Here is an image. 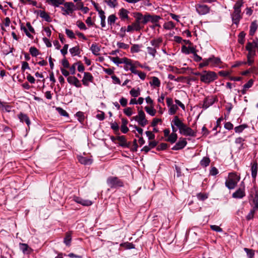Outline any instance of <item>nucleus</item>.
I'll return each mask as SVG.
<instances>
[{
    "label": "nucleus",
    "mask_w": 258,
    "mask_h": 258,
    "mask_svg": "<svg viewBox=\"0 0 258 258\" xmlns=\"http://www.w3.org/2000/svg\"><path fill=\"white\" fill-rule=\"evenodd\" d=\"M243 2L238 1L233 6V11L231 13V18L232 24L238 26L240 20L242 18V13H241V8L243 5Z\"/></svg>",
    "instance_id": "1"
},
{
    "label": "nucleus",
    "mask_w": 258,
    "mask_h": 258,
    "mask_svg": "<svg viewBox=\"0 0 258 258\" xmlns=\"http://www.w3.org/2000/svg\"><path fill=\"white\" fill-rule=\"evenodd\" d=\"M197 75L200 76L201 81L206 84H209L214 81L217 77L215 73L211 71H205Z\"/></svg>",
    "instance_id": "2"
},
{
    "label": "nucleus",
    "mask_w": 258,
    "mask_h": 258,
    "mask_svg": "<svg viewBox=\"0 0 258 258\" xmlns=\"http://www.w3.org/2000/svg\"><path fill=\"white\" fill-rule=\"evenodd\" d=\"M240 180V177L235 173L229 174L228 178L226 180L225 185L229 189H234Z\"/></svg>",
    "instance_id": "3"
},
{
    "label": "nucleus",
    "mask_w": 258,
    "mask_h": 258,
    "mask_svg": "<svg viewBox=\"0 0 258 258\" xmlns=\"http://www.w3.org/2000/svg\"><path fill=\"white\" fill-rule=\"evenodd\" d=\"M133 119L138 121L142 126H145L148 124V120L145 118V114L143 110H139L138 114L133 117Z\"/></svg>",
    "instance_id": "4"
},
{
    "label": "nucleus",
    "mask_w": 258,
    "mask_h": 258,
    "mask_svg": "<svg viewBox=\"0 0 258 258\" xmlns=\"http://www.w3.org/2000/svg\"><path fill=\"white\" fill-rule=\"evenodd\" d=\"M107 183L111 188H116L123 185L122 182L117 177L113 176L107 178Z\"/></svg>",
    "instance_id": "5"
},
{
    "label": "nucleus",
    "mask_w": 258,
    "mask_h": 258,
    "mask_svg": "<svg viewBox=\"0 0 258 258\" xmlns=\"http://www.w3.org/2000/svg\"><path fill=\"white\" fill-rule=\"evenodd\" d=\"M63 4L64 6V8L62 7L60 8L61 10L63 12L62 13V14L63 15H69L74 11L75 5L73 3L67 2L64 3Z\"/></svg>",
    "instance_id": "6"
},
{
    "label": "nucleus",
    "mask_w": 258,
    "mask_h": 258,
    "mask_svg": "<svg viewBox=\"0 0 258 258\" xmlns=\"http://www.w3.org/2000/svg\"><path fill=\"white\" fill-rule=\"evenodd\" d=\"M179 133L180 134H182L185 136L195 137L196 136V133L190 127H188L184 123L182 126L181 128H180Z\"/></svg>",
    "instance_id": "7"
},
{
    "label": "nucleus",
    "mask_w": 258,
    "mask_h": 258,
    "mask_svg": "<svg viewBox=\"0 0 258 258\" xmlns=\"http://www.w3.org/2000/svg\"><path fill=\"white\" fill-rule=\"evenodd\" d=\"M195 8L197 13L201 15L207 14L210 11V8L207 5L204 4H197L195 6Z\"/></svg>",
    "instance_id": "8"
},
{
    "label": "nucleus",
    "mask_w": 258,
    "mask_h": 258,
    "mask_svg": "<svg viewBox=\"0 0 258 258\" xmlns=\"http://www.w3.org/2000/svg\"><path fill=\"white\" fill-rule=\"evenodd\" d=\"M94 77L92 74L88 72L84 73V77L82 80L83 84L85 86H89L90 83L93 82Z\"/></svg>",
    "instance_id": "9"
},
{
    "label": "nucleus",
    "mask_w": 258,
    "mask_h": 258,
    "mask_svg": "<svg viewBox=\"0 0 258 258\" xmlns=\"http://www.w3.org/2000/svg\"><path fill=\"white\" fill-rule=\"evenodd\" d=\"M73 200L75 202L80 204L84 206H89L92 204V202L91 201L89 200L82 199V198L77 196H74L73 197Z\"/></svg>",
    "instance_id": "10"
},
{
    "label": "nucleus",
    "mask_w": 258,
    "mask_h": 258,
    "mask_svg": "<svg viewBox=\"0 0 258 258\" xmlns=\"http://www.w3.org/2000/svg\"><path fill=\"white\" fill-rule=\"evenodd\" d=\"M187 144L185 139H180L176 144L172 148L173 150H179L183 149Z\"/></svg>",
    "instance_id": "11"
},
{
    "label": "nucleus",
    "mask_w": 258,
    "mask_h": 258,
    "mask_svg": "<svg viewBox=\"0 0 258 258\" xmlns=\"http://www.w3.org/2000/svg\"><path fill=\"white\" fill-rule=\"evenodd\" d=\"M67 81L69 84L73 85L77 88H80L82 86L80 81L76 77L69 76L67 78Z\"/></svg>",
    "instance_id": "12"
},
{
    "label": "nucleus",
    "mask_w": 258,
    "mask_h": 258,
    "mask_svg": "<svg viewBox=\"0 0 258 258\" xmlns=\"http://www.w3.org/2000/svg\"><path fill=\"white\" fill-rule=\"evenodd\" d=\"M163 42V38L161 37H159L156 38L152 39L150 43L151 46L155 47L156 49H158Z\"/></svg>",
    "instance_id": "13"
},
{
    "label": "nucleus",
    "mask_w": 258,
    "mask_h": 258,
    "mask_svg": "<svg viewBox=\"0 0 258 258\" xmlns=\"http://www.w3.org/2000/svg\"><path fill=\"white\" fill-rule=\"evenodd\" d=\"M247 50H255V48L258 49V39L256 38L251 42H248L245 46Z\"/></svg>",
    "instance_id": "14"
},
{
    "label": "nucleus",
    "mask_w": 258,
    "mask_h": 258,
    "mask_svg": "<svg viewBox=\"0 0 258 258\" xmlns=\"http://www.w3.org/2000/svg\"><path fill=\"white\" fill-rule=\"evenodd\" d=\"M182 51L185 54L192 53L194 54L195 52H197L198 50L193 46H183L181 48Z\"/></svg>",
    "instance_id": "15"
},
{
    "label": "nucleus",
    "mask_w": 258,
    "mask_h": 258,
    "mask_svg": "<svg viewBox=\"0 0 258 258\" xmlns=\"http://www.w3.org/2000/svg\"><path fill=\"white\" fill-rule=\"evenodd\" d=\"M78 159L80 163L84 165H90L92 163L91 158L83 157L81 155L78 156Z\"/></svg>",
    "instance_id": "16"
},
{
    "label": "nucleus",
    "mask_w": 258,
    "mask_h": 258,
    "mask_svg": "<svg viewBox=\"0 0 258 258\" xmlns=\"http://www.w3.org/2000/svg\"><path fill=\"white\" fill-rule=\"evenodd\" d=\"M124 64V69L127 71L130 70V68L133 67L134 64V61L127 58V57H124V60L123 61Z\"/></svg>",
    "instance_id": "17"
},
{
    "label": "nucleus",
    "mask_w": 258,
    "mask_h": 258,
    "mask_svg": "<svg viewBox=\"0 0 258 258\" xmlns=\"http://www.w3.org/2000/svg\"><path fill=\"white\" fill-rule=\"evenodd\" d=\"M172 123H173L174 125L176 126L179 131L184 124L182 120H180L177 116H175L174 117L172 121Z\"/></svg>",
    "instance_id": "18"
},
{
    "label": "nucleus",
    "mask_w": 258,
    "mask_h": 258,
    "mask_svg": "<svg viewBox=\"0 0 258 258\" xmlns=\"http://www.w3.org/2000/svg\"><path fill=\"white\" fill-rule=\"evenodd\" d=\"M253 84V81L252 79H250L244 86H243V89L241 90V93L242 94H245L247 90L251 88Z\"/></svg>",
    "instance_id": "19"
},
{
    "label": "nucleus",
    "mask_w": 258,
    "mask_h": 258,
    "mask_svg": "<svg viewBox=\"0 0 258 258\" xmlns=\"http://www.w3.org/2000/svg\"><path fill=\"white\" fill-rule=\"evenodd\" d=\"M46 3L54 7H58L64 4V0H46Z\"/></svg>",
    "instance_id": "20"
},
{
    "label": "nucleus",
    "mask_w": 258,
    "mask_h": 258,
    "mask_svg": "<svg viewBox=\"0 0 258 258\" xmlns=\"http://www.w3.org/2000/svg\"><path fill=\"white\" fill-rule=\"evenodd\" d=\"M147 52L153 58H154L157 54V49L152 46H148L147 47Z\"/></svg>",
    "instance_id": "21"
},
{
    "label": "nucleus",
    "mask_w": 258,
    "mask_h": 258,
    "mask_svg": "<svg viewBox=\"0 0 258 258\" xmlns=\"http://www.w3.org/2000/svg\"><path fill=\"white\" fill-rule=\"evenodd\" d=\"M18 117L21 122H25L28 126H29L30 124V121L28 116L26 114L21 113L18 115Z\"/></svg>",
    "instance_id": "22"
},
{
    "label": "nucleus",
    "mask_w": 258,
    "mask_h": 258,
    "mask_svg": "<svg viewBox=\"0 0 258 258\" xmlns=\"http://www.w3.org/2000/svg\"><path fill=\"white\" fill-rule=\"evenodd\" d=\"M214 99L213 98H205L203 103V107L205 109L208 108L209 106L214 104Z\"/></svg>",
    "instance_id": "23"
},
{
    "label": "nucleus",
    "mask_w": 258,
    "mask_h": 258,
    "mask_svg": "<svg viewBox=\"0 0 258 258\" xmlns=\"http://www.w3.org/2000/svg\"><path fill=\"white\" fill-rule=\"evenodd\" d=\"M128 123V121L127 119L122 118L121 119V125L120 127V130L122 133L125 134L128 131V128L127 127V124Z\"/></svg>",
    "instance_id": "24"
},
{
    "label": "nucleus",
    "mask_w": 258,
    "mask_h": 258,
    "mask_svg": "<svg viewBox=\"0 0 258 258\" xmlns=\"http://www.w3.org/2000/svg\"><path fill=\"white\" fill-rule=\"evenodd\" d=\"M128 11L124 8H121L118 13L120 18L122 20L127 19L128 18Z\"/></svg>",
    "instance_id": "25"
},
{
    "label": "nucleus",
    "mask_w": 258,
    "mask_h": 258,
    "mask_svg": "<svg viewBox=\"0 0 258 258\" xmlns=\"http://www.w3.org/2000/svg\"><path fill=\"white\" fill-rule=\"evenodd\" d=\"M245 196V192L243 189L239 188L235 192L232 194V197L234 198L241 199Z\"/></svg>",
    "instance_id": "26"
},
{
    "label": "nucleus",
    "mask_w": 258,
    "mask_h": 258,
    "mask_svg": "<svg viewBox=\"0 0 258 258\" xmlns=\"http://www.w3.org/2000/svg\"><path fill=\"white\" fill-rule=\"evenodd\" d=\"M152 81L150 82L151 86H153L154 88L158 87L160 86L161 82L159 79L156 77H151Z\"/></svg>",
    "instance_id": "27"
},
{
    "label": "nucleus",
    "mask_w": 258,
    "mask_h": 258,
    "mask_svg": "<svg viewBox=\"0 0 258 258\" xmlns=\"http://www.w3.org/2000/svg\"><path fill=\"white\" fill-rule=\"evenodd\" d=\"M258 26L256 23V21H254L251 23L249 30V35L253 36L256 30L257 29Z\"/></svg>",
    "instance_id": "28"
},
{
    "label": "nucleus",
    "mask_w": 258,
    "mask_h": 258,
    "mask_svg": "<svg viewBox=\"0 0 258 258\" xmlns=\"http://www.w3.org/2000/svg\"><path fill=\"white\" fill-rule=\"evenodd\" d=\"M90 49L92 52L95 55H98L99 54V51H100V47L96 44L93 43L92 44Z\"/></svg>",
    "instance_id": "29"
},
{
    "label": "nucleus",
    "mask_w": 258,
    "mask_h": 258,
    "mask_svg": "<svg viewBox=\"0 0 258 258\" xmlns=\"http://www.w3.org/2000/svg\"><path fill=\"white\" fill-rule=\"evenodd\" d=\"M251 176L253 179L256 178L257 172V163L254 162L251 166Z\"/></svg>",
    "instance_id": "30"
},
{
    "label": "nucleus",
    "mask_w": 258,
    "mask_h": 258,
    "mask_svg": "<svg viewBox=\"0 0 258 258\" xmlns=\"http://www.w3.org/2000/svg\"><path fill=\"white\" fill-rule=\"evenodd\" d=\"M110 59L113 63L116 64L117 66H118L119 64L123 63V61L124 60V57L120 58L118 57H110Z\"/></svg>",
    "instance_id": "31"
},
{
    "label": "nucleus",
    "mask_w": 258,
    "mask_h": 258,
    "mask_svg": "<svg viewBox=\"0 0 258 258\" xmlns=\"http://www.w3.org/2000/svg\"><path fill=\"white\" fill-rule=\"evenodd\" d=\"M161 19V17L157 15H151L149 14V22L152 23L158 22Z\"/></svg>",
    "instance_id": "32"
},
{
    "label": "nucleus",
    "mask_w": 258,
    "mask_h": 258,
    "mask_svg": "<svg viewBox=\"0 0 258 258\" xmlns=\"http://www.w3.org/2000/svg\"><path fill=\"white\" fill-rule=\"evenodd\" d=\"M209 60L210 63H212L213 65L218 66L221 63V61L220 58L215 57L214 56H212L211 57L209 58Z\"/></svg>",
    "instance_id": "33"
},
{
    "label": "nucleus",
    "mask_w": 258,
    "mask_h": 258,
    "mask_svg": "<svg viewBox=\"0 0 258 258\" xmlns=\"http://www.w3.org/2000/svg\"><path fill=\"white\" fill-rule=\"evenodd\" d=\"M140 93L141 92L139 88H138L137 89L133 88L130 91V94L131 95L135 98L137 97L140 95Z\"/></svg>",
    "instance_id": "34"
},
{
    "label": "nucleus",
    "mask_w": 258,
    "mask_h": 258,
    "mask_svg": "<svg viewBox=\"0 0 258 258\" xmlns=\"http://www.w3.org/2000/svg\"><path fill=\"white\" fill-rule=\"evenodd\" d=\"M40 17L43 18L44 20L47 22H50L51 18L49 15L44 11H40L39 14Z\"/></svg>",
    "instance_id": "35"
},
{
    "label": "nucleus",
    "mask_w": 258,
    "mask_h": 258,
    "mask_svg": "<svg viewBox=\"0 0 258 258\" xmlns=\"http://www.w3.org/2000/svg\"><path fill=\"white\" fill-rule=\"evenodd\" d=\"M210 163V159L208 157H204L200 161V165L203 167L208 166Z\"/></svg>",
    "instance_id": "36"
},
{
    "label": "nucleus",
    "mask_w": 258,
    "mask_h": 258,
    "mask_svg": "<svg viewBox=\"0 0 258 258\" xmlns=\"http://www.w3.org/2000/svg\"><path fill=\"white\" fill-rule=\"evenodd\" d=\"M177 139V134L176 133H171L166 140L171 143H174L176 142Z\"/></svg>",
    "instance_id": "37"
},
{
    "label": "nucleus",
    "mask_w": 258,
    "mask_h": 258,
    "mask_svg": "<svg viewBox=\"0 0 258 258\" xmlns=\"http://www.w3.org/2000/svg\"><path fill=\"white\" fill-rule=\"evenodd\" d=\"M142 45L133 44L131 48V52L133 53H137L140 51Z\"/></svg>",
    "instance_id": "38"
},
{
    "label": "nucleus",
    "mask_w": 258,
    "mask_h": 258,
    "mask_svg": "<svg viewBox=\"0 0 258 258\" xmlns=\"http://www.w3.org/2000/svg\"><path fill=\"white\" fill-rule=\"evenodd\" d=\"M70 52L71 53L72 56L78 55L80 54V51L78 46L73 47L70 49Z\"/></svg>",
    "instance_id": "39"
},
{
    "label": "nucleus",
    "mask_w": 258,
    "mask_h": 258,
    "mask_svg": "<svg viewBox=\"0 0 258 258\" xmlns=\"http://www.w3.org/2000/svg\"><path fill=\"white\" fill-rule=\"evenodd\" d=\"M175 24L172 21H169L164 24L163 28L166 30H170L175 27Z\"/></svg>",
    "instance_id": "40"
},
{
    "label": "nucleus",
    "mask_w": 258,
    "mask_h": 258,
    "mask_svg": "<svg viewBox=\"0 0 258 258\" xmlns=\"http://www.w3.org/2000/svg\"><path fill=\"white\" fill-rule=\"evenodd\" d=\"M72 241V236L70 233H67L66 236L64 238L63 242L67 246H70Z\"/></svg>",
    "instance_id": "41"
},
{
    "label": "nucleus",
    "mask_w": 258,
    "mask_h": 258,
    "mask_svg": "<svg viewBox=\"0 0 258 258\" xmlns=\"http://www.w3.org/2000/svg\"><path fill=\"white\" fill-rule=\"evenodd\" d=\"M169 107V109L168 110V112L170 115H173V114H175V113L176 112L177 110L178 109V106L175 104H172Z\"/></svg>",
    "instance_id": "42"
},
{
    "label": "nucleus",
    "mask_w": 258,
    "mask_h": 258,
    "mask_svg": "<svg viewBox=\"0 0 258 258\" xmlns=\"http://www.w3.org/2000/svg\"><path fill=\"white\" fill-rule=\"evenodd\" d=\"M120 246L121 247H123L127 249H130L135 248L134 244H133L132 243H130L128 242L122 243L120 244Z\"/></svg>",
    "instance_id": "43"
},
{
    "label": "nucleus",
    "mask_w": 258,
    "mask_h": 258,
    "mask_svg": "<svg viewBox=\"0 0 258 258\" xmlns=\"http://www.w3.org/2000/svg\"><path fill=\"white\" fill-rule=\"evenodd\" d=\"M245 35H246V34L243 31L241 32L239 34V35L238 36V42L240 44H244V41H245L244 38H245Z\"/></svg>",
    "instance_id": "44"
},
{
    "label": "nucleus",
    "mask_w": 258,
    "mask_h": 258,
    "mask_svg": "<svg viewBox=\"0 0 258 258\" xmlns=\"http://www.w3.org/2000/svg\"><path fill=\"white\" fill-rule=\"evenodd\" d=\"M117 18L114 15H110L107 19L108 24L112 26L115 22Z\"/></svg>",
    "instance_id": "45"
},
{
    "label": "nucleus",
    "mask_w": 258,
    "mask_h": 258,
    "mask_svg": "<svg viewBox=\"0 0 258 258\" xmlns=\"http://www.w3.org/2000/svg\"><path fill=\"white\" fill-rule=\"evenodd\" d=\"M246 127H247V125L245 124H243L238 126H236L234 128V130L236 133H240Z\"/></svg>",
    "instance_id": "46"
},
{
    "label": "nucleus",
    "mask_w": 258,
    "mask_h": 258,
    "mask_svg": "<svg viewBox=\"0 0 258 258\" xmlns=\"http://www.w3.org/2000/svg\"><path fill=\"white\" fill-rule=\"evenodd\" d=\"M105 3L110 8H115L117 5L116 0H105Z\"/></svg>",
    "instance_id": "47"
},
{
    "label": "nucleus",
    "mask_w": 258,
    "mask_h": 258,
    "mask_svg": "<svg viewBox=\"0 0 258 258\" xmlns=\"http://www.w3.org/2000/svg\"><path fill=\"white\" fill-rule=\"evenodd\" d=\"M145 109L146 111L150 115L153 116L155 115L156 111L153 107L146 106Z\"/></svg>",
    "instance_id": "48"
},
{
    "label": "nucleus",
    "mask_w": 258,
    "mask_h": 258,
    "mask_svg": "<svg viewBox=\"0 0 258 258\" xmlns=\"http://www.w3.org/2000/svg\"><path fill=\"white\" fill-rule=\"evenodd\" d=\"M29 52L33 56H37L39 54L38 49L35 47H31Z\"/></svg>",
    "instance_id": "49"
},
{
    "label": "nucleus",
    "mask_w": 258,
    "mask_h": 258,
    "mask_svg": "<svg viewBox=\"0 0 258 258\" xmlns=\"http://www.w3.org/2000/svg\"><path fill=\"white\" fill-rule=\"evenodd\" d=\"M116 45L118 47V48L123 49H127L129 47L128 44L120 42H117L116 43Z\"/></svg>",
    "instance_id": "50"
},
{
    "label": "nucleus",
    "mask_w": 258,
    "mask_h": 258,
    "mask_svg": "<svg viewBox=\"0 0 258 258\" xmlns=\"http://www.w3.org/2000/svg\"><path fill=\"white\" fill-rule=\"evenodd\" d=\"M244 250L246 252L249 258H253L254 254V251L253 250L249 249L247 248H244Z\"/></svg>",
    "instance_id": "51"
},
{
    "label": "nucleus",
    "mask_w": 258,
    "mask_h": 258,
    "mask_svg": "<svg viewBox=\"0 0 258 258\" xmlns=\"http://www.w3.org/2000/svg\"><path fill=\"white\" fill-rule=\"evenodd\" d=\"M117 140L120 142V146L122 147L126 146V140L124 136H119Z\"/></svg>",
    "instance_id": "52"
},
{
    "label": "nucleus",
    "mask_w": 258,
    "mask_h": 258,
    "mask_svg": "<svg viewBox=\"0 0 258 258\" xmlns=\"http://www.w3.org/2000/svg\"><path fill=\"white\" fill-rule=\"evenodd\" d=\"M21 29L24 31L28 37L31 39L33 38V36L28 32L27 29L22 24L21 25Z\"/></svg>",
    "instance_id": "53"
},
{
    "label": "nucleus",
    "mask_w": 258,
    "mask_h": 258,
    "mask_svg": "<svg viewBox=\"0 0 258 258\" xmlns=\"http://www.w3.org/2000/svg\"><path fill=\"white\" fill-rule=\"evenodd\" d=\"M257 209L254 208L253 207V208L249 212V213H248V214L246 216V219L249 220H250L251 219L253 218V216H254V213L255 212V211Z\"/></svg>",
    "instance_id": "54"
},
{
    "label": "nucleus",
    "mask_w": 258,
    "mask_h": 258,
    "mask_svg": "<svg viewBox=\"0 0 258 258\" xmlns=\"http://www.w3.org/2000/svg\"><path fill=\"white\" fill-rule=\"evenodd\" d=\"M143 15L141 13H136L135 14V18H136V22L139 23H141Z\"/></svg>",
    "instance_id": "55"
},
{
    "label": "nucleus",
    "mask_w": 258,
    "mask_h": 258,
    "mask_svg": "<svg viewBox=\"0 0 258 258\" xmlns=\"http://www.w3.org/2000/svg\"><path fill=\"white\" fill-rule=\"evenodd\" d=\"M123 112L126 115L128 116H130L133 114L132 109L130 107H127L124 109Z\"/></svg>",
    "instance_id": "56"
},
{
    "label": "nucleus",
    "mask_w": 258,
    "mask_h": 258,
    "mask_svg": "<svg viewBox=\"0 0 258 258\" xmlns=\"http://www.w3.org/2000/svg\"><path fill=\"white\" fill-rule=\"evenodd\" d=\"M66 33L67 35V36L71 39H73V38H75V34H74V32H73V31L71 30L66 29Z\"/></svg>",
    "instance_id": "57"
},
{
    "label": "nucleus",
    "mask_w": 258,
    "mask_h": 258,
    "mask_svg": "<svg viewBox=\"0 0 258 258\" xmlns=\"http://www.w3.org/2000/svg\"><path fill=\"white\" fill-rule=\"evenodd\" d=\"M248 51L246 57L247 59L253 58L254 56L255 55V50H247Z\"/></svg>",
    "instance_id": "58"
},
{
    "label": "nucleus",
    "mask_w": 258,
    "mask_h": 258,
    "mask_svg": "<svg viewBox=\"0 0 258 258\" xmlns=\"http://www.w3.org/2000/svg\"><path fill=\"white\" fill-rule=\"evenodd\" d=\"M132 25L133 26L134 31H138L140 30L141 29V27L140 26V23L135 22Z\"/></svg>",
    "instance_id": "59"
},
{
    "label": "nucleus",
    "mask_w": 258,
    "mask_h": 258,
    "mask_svg": "<svg viewBox=\"0 0 258 258\" xmlns=\"http://www.w3.org/2000/svg\"><path fill=\"white\" fill-rule=\"evenodd\" d=\"M77 25L81 30H86L87 29L85 24L81 21H78L77 22Z\"/></svg>",
    "instance_id": "60"
},
{
    "label": "nucleus",
    "mask_w": 258,
    "mask_h": 258,
    "mask_svg": "<svg viewBox=\"0 0 258 258\" xmlns=\"http://www.w3.org/2000/svg\"><path fill=\"white\" fill-rule=\"evenodd\" d=\"M210 227L212 230L216 232H221L223 231L222 229L217 225H212L210 226Z\"/></svg>",
    "instance_id": "61"
},
{
    "label": "nucleus",
    "mask_w": 258,
    "mask_h": 258,
    "mask_svg": "<svg viewBox=\"0 0 258 258\" xmlns=\"http://www.w3.org/2000/svg\"><path fill=\"white\" fill-rule=\"evenodd\" d=\"M148 22H149V14L143 15L141 24H146Z\"/></svg>",
    "instance_id": "62"
},
{
    "label": "nucleus",
    "mask_w": 258,
    "mask_h": 258,
    "mask_svg": "<svg viewBox=\"0 0 258 258\" xmlns=\"http://www.w3.org/2000/svg\"><path fill=\"white\" fill-rule=\"evenodd\" d=\"M210 63V61L209 58L204 59L203 60V62L199 64V67L200 68H203L204 67L207 66Z\"/></svg>",
    "instance_id": "63"
},
{
    "label": "nucleus",
    "mask_w": 258,
    "mask_h": 258,
    "mask_svg": "<svg viewBox=\"0 0 258 258\" xmlns=\"http://www.w3.org/2000/svg\"><path fill=\"white\" fill-rule=\"evenodd\" d=\"M253 203L254 204V208L257 209H258V194H256L254 198H253Z\"/></svg>",
    "instance_id": "64"
}]
</instances>
